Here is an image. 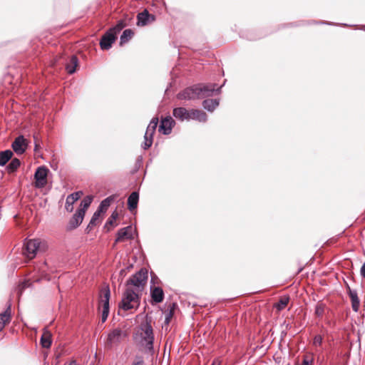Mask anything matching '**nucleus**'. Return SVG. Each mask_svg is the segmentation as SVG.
<instances>
[{
  "label": "nucleus",
  "mask_w": 365,
  "mask_h": 365,
  "mask_svg": "<svg viewBox=\"0 0 365 365\" xmlns=\"http://www.w3.org/2000/svg\"><path fill=\"white\" fill-rule=\"evenodd\" d=\"M140 305V296L131 287H127L118 307L124 311L137 309Z\"/></svg>",
  "instance_id": "7ed1b4c3"
},
{
  "label": "nucleus",
  "mask_w": 365,
  "mask_h": 365,
  "mask_svg": "<svg viewBox=\"0 0 365 365\" xmlns=\"http://www.w3.org/2000/svg\"><path fill=\"white\" fill-rule=\"evenodd\" d=\"M93 200L92 197L91 196H86L83 198V200L81 201L80 207L78 209V210H82L84 212V214L86 213V210L88 209V207L90 206Z\"/></svg>",
  "instance_id": "7c9ffc66"
},
{
  "label": "nucleus",
  "mask_w": 365,
  "mask_h": 365,
  "mask_svg": "<svg viewBox=\"0 0 365 365\" xmlns=\"http://www.w3.org/2000/svg\"><path fill=\"white\" fill-rule=\"evenodd\" d=\"M313 359H309L307 356H304L302 364H297L296 365H312Z\"/></svg>",
  "instance_id": "4c0bfd02"
},
{
  "label": "nucleus",
  "mask_w": 365,
  "mask_h": 365,
  "mask_svg": "<svg viewBox=\"0 0 365 365\" xmlns=\"http://www.w3.org/2000/svg\"><path fill=\"white\" fill-rule=\"evenodd\" d=\"M125 336L126 334L120 329H115L108 334L107 342L110 345L118 344Z\"/></svg>",
  "instance_id": "9d476101"
},
{
  "label": "nucleus",
  "mask_w": 365,
  "mask_h": 365,
  "mask_svg": "<svg viewBox=\"0 0 365 365\" xmlns=\"http://www.w3.org/2000/svg\"><path fill=\"white\" fill-rule=\"evenodd\" d=\"M360 274L362 277L365 278V262L361 267Z\"/></svg>",
  "instance_id": "ea45409f"
},
{
  "label": "nucleus",
  "mask_w": 365,
  "mask_h": 365,
  "mask_svg": "<svg viewBox=\"0 0 365 365\" xmlns=\"http://www.w3.org/2000/svg\"><path fill=\"white\" fill-rule=\"evenodd\" d=\"M82 195H83V192L79 191V192H73L67 196L66 200L65 208L68 212H71L73 211V205L74 204V202L76 201H77L81 197V196Z\"/></svg>",
  "instance_id": "a211bd4d"
},
{
  "label": "nucleus",
  "mask_w": 365,
  "mask_h": 365,
  "mask_svg": "<svg viewBox=\"0 0 365 365\" xmlns=\"http://www.w3.org/2000/svg\"><path fill=\"white\" fill-rule=\"evenodd\" d=\"M173 316V310L170 309L169 311V312L165 314V323L169 324Z\"/></svg>",
  "instance_id": "58836bf2"
},
{
  "label": "nucleus",
  "mask_w": 365,
  "mask_h": 365,
  "mask_svg": "<svg viewBox=\"0 0 365 365\" xmlns=\"http://www.w3.org/2000/svg\"><path fill=\"white\" fill-rule=\"evenodd\" d=\"M323 342V337L320 334H317L313 339L312 344L316 348L321 346Z\"/></svg>",
  "instance_id": "c9c22d12"
},
{
  "label": "nucleus",
  "mask_w": 365,
  "mask_h": 365,
  "mask_svg": "<svg viewBox=\"0 0 365 365\" xmlns=\"http://www.w3.org/2000/svg\"><path fill=\"white\" fill-rule=\"evenodd\" d=\"M40 244L41 241L39 239L26 240L24 245V255L27 258H34Z\"/></svg>",
  "instance_id": "0eeeda50"
},
{
  "label": "nucleus",
  "mask_w": 365,
  "mask_h": 365,
  "mask_svg": "<svg viewBox=\"0 0 365 365\" xmlns=\"http://www.w3.org/2000/svg\"><path fill=\"white\" fill-rule=\"evenodd\" d=\"M190 110L189 111L183 107L175 108L173 111V116L181 121L190 120Z\"/></svg>",
  "instance_id": "f3484780"
},
{
  "label": "nucleus",
  "mask_w": 365,
  "mask_h": 365,
  "mask_svg": "<svg viewBox=\"0 0 365 365\" xmlns=\"http://www.w3.org/2000/svg\"><path fill=\"white\" fill-rule=\"evenodd\" d=\"M78 59L76 56H72L70 60V64L66 66V71L69 74H72L76 71L78 66Z\"/></svg>",
  "instance_id": "cd10ccee"
},
{
  "label": "nucleus",
  "mask_w": 365,
  "mask_h": 365,
  "mask_svg": "<svg viewBox=\"0 0 365 365\" xmlns=\"http://www.w3.org/2000/svg\"><path fill=\"white\" fill-rule=\"evenodd\" d=\"M158 124V118L154 117L152 118L149 125H148L144 135V142L142 145V148L144 150L148 149L152 145L153 141V135L155 132Z\"/></svg>",
  "instance_id": "423d86ee"
},
{
  "label": "nucleus",
  "mask_w": 365,
  "mask_h": 365,
  "mask_svg": "<svg viewBox=\"0 0 365 365\" xmlns=\"http://www.w3.org/2000/svg\"><path fill=\"white\" fill-rule=\"evenodd\" d=\"M100 215H101V212H98V210H96L93 213V215L91 220H90V222H89V224H88V225L87 227V229H92V227L96 225L97 221L98 220V218H99Z\"/></svg>",
  "instance_id": "f704fd0d"
},
{
  "label": "nucleus",
  "mask_w": 365,
  "mask_h": 365,
  "mask_svg": "<svg viewBox=\"0 0 365 365\" xmlns=\"http://www.w3.org/2000/svg\"><path fill=\"white\" fill-rule=\"evenodd\" d=\"M151 297L155 303H160L164 299V292L162 288L155 287L150 288Z\"/></svg>",
  "instance_id": "aec40b11"
},
{
  "label": "nucleus",
  "mask_w": 365,
  "mask_h": 365,
  "mask_svg": "<svg viewBox=\"0 0 365 365\" xmlns=\"http://www.w3.org/2000/svg\"><path fill=\"white\" fill-rule=\"evenodd\" d=\"M133 230L131 226H127L125 227L120 229L117 233L115 242H123L126 240L133 239Z\"/></svg>",
  "instance_id": "2eb2a0df"
},
{
  "label": "nucleus",
  "mask_w": 365,
  "mask_h": 365,
  "mask_svg": "<svg viewBox=\"0 0 365 365\" xmlns=\"http://www.w3.org/2000/svg\"><path fill=\"white\" fill-rule=\"evenodd\" d=\"M148 280V271L142 268L135 274L132 275L126 282V287H131L135 293L140 294L143 290Z\"/></svg>",
  "instance_id": "20e7f679"
},
{
  "label": "nucleus",
  "mask_w": 365,
  "mask_h": 365,
  "mask_svg": "<svg viewBox=\"0 0 365 365\" xmlns=\"http://www.w3.org/2000/svg\"><path fill=\"white\" fill-rule=\"evenodd\" d=\"M174 125V120L170 116H167L161 120L158 129L159 132L164 135H168L171 133Z\"/></svg>",
  "instance_id": "ddd939ff"
},
{
  "label": "nucleus",
  "mask_w": 365,
  "mask_h": 365,
  "mask_svg": "<svg viewBox=\"0 0 365 365\" xmlns=\"http://www.w3.org/2000/svg\"><path fill=\"white\" fill-rule=\"evenodd\" d=\"M26 139L23 135L18 136L13 142L11 147L17 154H23L26 149Z\"/></svg>",
  "instance_id": "dca6fc26"
},
{
  "label": "nucleus",
  "mask_w": 365,
  "mask_h": 365,
  "mask_svg": "<svg viewBox=\"0 0 365 365\" xmlns=\"http://www.w3.org/2000/svg\"><path fill=\"white\" fill-rule=\"evenodd\" d=\"M115 39L116 36L114 34V32H113V30H108L100 41L101 49L108 50L110 48Z\"/></svg>",
  "instance_id": "1a4fd4ad"
},
{
  "label": "nucleus",
  "mask_w": 365,
  "mask_h": 365,
  "mask_svg": "<svg viewBox=\"0 0 365 365\" xmlns=\"http://www.w3.org/2000/svg\"><path fill=\"white\" fill-rule=\"evenodd\" d=\"M190 119L198 120L199 122H205L207 120V114L200 110L192 109L190 110Z\"/></svg>",
  "instance_id": "412c9836"
},
{
  "label": "nucleus",
  "mask_w": 365,
  "mask_h": 365,
  "mask_svg": "<svg viewBox=\"0 0 365 365\" xmlns=\"http://www.w3.org/2000/svg\"><path fill=\"white\" fill-rule=\"evenodd\" d=\"M52 341H51V333L45 330L43 334L42 335L41 338V346L44 348H49L51 345Z\"/></svg>",
  "instance_id": "393cba45"
},
{
  "label": "nucleus",
  "mask_w": 365,
  "mask_h": 365,
  "mask_svg": "<svg viewBox=\"0 0 365 365\" xmlns=\"http://www.w3.org/2000/svg\"><path fill=\"white\" fill-rule=\"evenodd\" d=\"M289 297H282L279 301L275 304L274 307L278 310V311H281L282 309H284L288 302H289Z\"/></svg>",
  "instance_id": "473e14b6"
},
{
  "label": "nucleus",
  "mask_w": 365,
  "mask_h": 365,
  "mask_svg": "<svg viewBox=\"0 0 365 365\" xmlns=\"http://www.w3.org/2000/svg\"><path fill=\"white\" fill-rule=\"evenodd\" d=\"M13 153L10 150L1 151L0 153V166L5 165L11 158Z\"/></svg>",
  "instance_id": "a878e982"
},
{
  "label": "nucleus",
  "mask_w": 365,
  "mask_h": 365,
  "mask_svg": "<svg viewBox=\"0 0 365 365\" xmlns=\"http://www.w3.org/2000/svg\"><path fill=\"white\" fill-rule=\"evenodd\" d=\"M133 339L140 347L145 349V352L150 354L154 353L153 329L148 319L140 324L138 330L133 335Z\"/></svg>",
  "instance_id": "f03ea898"
},
{
  "label": "nucleus",
  "mask_w": 365,
  "mask_h": 365,
  "mask_svg": "<svg viewBox=\"0 0 365 365\" xmlns=\"http://www.w3.org/2000/svg\"><path fill=\"white\" fill-rule=\"evenodd\" d=\"M347 294L351 299L352 310L358 312L360 307V300L358 297V292L356 289H352L349 284L346 285Z\"/></svg>",
  "instance_id": "4468645a"
},
{
  "label": "nucleus",
  "mask_w": 365,
  "mask_h": 365,
  "mask_svg": "<svg viewBox=\"0 0 365 365\" xmlns=\"http://www.w3.org/2000/svg\"><path fill=\"white\" fill-rule=\"evenodd\" d=\"M133 31L128 29L123 31L122 35L120 36V44L123 45L127 42H128L132 37L133 36Z\"/></svg>",
  "instance_id": "bb28decb"
},
{
  "label": "nucleus",
  "mask_w": 365,
  "mask_h": 365,
  "mask_svg": "<svg viewBox=\"0 0 365 365\" xmlns=\"http://www.w3.org/2000/svg\"><path fill=\"white\" fill-rule=\"evenodd\" d=\"M84 215L85 214L83 211L77 210L76 213L69 220L67 225V230H72L77 228L81 224Z\"/></svg>",
  "instance_id": "9b49d317"
},
{
  "label": "nucleus",
  "mask_w": 365,
  "mask_h": 365,
  "mask_svg": "<svg viewBox=\"0 0 365 365\" xmlns=\"http://www.w3.org/2000/svg\"><path fill=\"white\" fill-rule=\"evenodd\" d=\"M155 20L154 15L150 14L147 9L138 14L137 15V25L138 26H144L148 25L150 22Z\"/></svg>",
  "instance_id": "f8f14e48"
},
{
  "label": "nucleus",
  "mask_w": 365,
  "mask_h": 365,
  "mask_svg": "<svg viewBox=\"0 0 365 365\" xmlns=\"http://www.w3.org/2000/svg\"><path fill=\"white\" fill-rule=\"evenodd\" d=\"M11 317V304H9L6 309L0 314V331L5 325L10 322Z\"/></svg>",
  "instance_id": "6ab92c4d"
},
{
  "label": "nucleus",
  "mask_w": 365,
  "mask_h": 365,
  "mask_svg": "<svg viewBox=\"0 0 365 365\" xmlns=\"http://www.w3.org/2000/svg\"><path fill=\"white\" fill-rule=\"evenodd\" d=\"M26 287V282H24L22 284H21V289H24Z\"/></svg>",
  "instance_id": "37998d69"
},
{
  "label": "nucleus",
  "mask_w": 365,
  "mask_h": 365,
  "mask_svg": "<svg viewBox=\"0 0 365 365\" xmlns=\"http://www.w3.org/2000/svg\"><path fill=\"white\" fill-rule=\"evenodd\" d=\"M21 161L18 158H14L9 163L6 167V170L9 173H14L19 168Z\"/></svg>",
  "instance_id": "c85d7f7f"
},
{
  "label": "nucleus",
  "mask_w": 365,
  "mask_h": 365,
  "mask_svg": "<svg viewBox=\"0 0 365 365\" xmlns=\"http://www.w3.org/2000/svg\"><path fill=\"white\" fill-rule=\"evenodd\" d=\"M220 364H221L220 361L217 359H215L213 360L211 365H220Z\"/></svg>",
  "instance_id": "a19ab883"
},
{
  "label": "nucleus",
  "mask_w": 365,
  "mask_h": 365,
  "mask_svg": "<svg viewBox=\"0 0 365 365\" xmlns=\"http://www.w3.org/2000/svg\"><path fill=\"white\" fill-rule=\"evenodd\" d=\"M131 365H144V360L142 356H136Z\"/></svg>",
  "instance_id": "e433bc0d"
},
{
  "label": "nucleus",
  "mask_w": 365,
  "mask_h": 365,
  "mask_svg": "<svg viewBox=\"0 0 365 365\" xmlns=\"http://www.w3.org/2000/svg\"><path fill=\"white\" fill-rule=\"evenodd\" d=\"M219 106L217 99H206L202 102L203 108L210 112H212Z\"/></svg>",
  "instance_id": "b1692460"
},
{
  "label": "nucleus",
  "mask_w": 365,
  "mask_h": 365,
  "mask_svg": "<svg viewBox=\"0 0 365 365\" xmlns=\"http://www.w3.org/2000/svg\"><path fill=\"white\" fill-rule=\"evenodd\" d=\"M326 309H327V306L325 304L322 303V302H318L315 306V311H314L315 315L319 318H322L323 317V315L324 314Z\"/></svg>",
  "instance_id": "c756f323"
},
{
  "label": "nucleus",
  "mask_w": 365,
  "mask_h": 365,
  "mask_svg": "<svg viewBox=\"0 0 365 365\" xmlns=\"http://www.w3.org/2000/svg\"><path fill=\"white\" fill-rule=\"evenodd\" d=\"M215 83H199L186 88L180 92L177 97L180 100H194L210 97L214 95V93H219L222 86L217 88H215Z\"/></svg>",
  "instance_id": "f257e3e1"
},
{
  "label": "nucleus",
  "mask_w": 365,
  "mask_h": 365,
  "mask_svg": "<svg viewBox=\"0 0 365 365\" xmlns=\"http://www.w3.org/2000/svg\"><path fill=\"white\" fill-rule=\"evenodd\" d=\"M118 217V214L116 211H114L111 214L110 217L108 219V220L104 226V228L107 230V232H109L110 230V228L109 227V226L115 225L114 223Z\"/></svg>",
  "instance_id": "2f4dec72"
},
{
  "label": "nucleus",
  "mask_w": 365,
  "mask_h": 365,
  "mask_svg": "<svg viewBox=\"0 0 365 365\" xmlns=\"http://www.w3.org/2000/svg\"><path fill=\"white\" fill-rule=\"evenodd\" d=\"M125 26L126 24L125 23L124 20H120L114 27L110 28L109 30H113V32H114V34L116 36V34Z\"/></svg>",
  "instance_id": "72a5a7b5"
},
{
  "label": "nucleus",
  "mask_w": 365,
  "mask_h": 365,
  "mask_svg": "<svg viewBox=\"0 0 365 365\" xmlns=\"http://www.w3.org/2000/svg\"><path fill=\"white\" fill-rule=\"evenodd\" d=\"M110 297V291L108 286L101 289L100 292L99 306L102 307V322H105L109 314V300Z\"/></svg>",
  "instance_id": "39448f33"
},
{
  "label": "nucleus",
  "mask_w": 365,
  "mask_h": 365,
  "mask_svg": "<svg viewBox=\"0 0 365 365\" xmlns=\"http://www.w3.org/2000/svg\"><path fill=\"white\" fill-rule=\"evenodd\" d=\"M139 200V194L138 192H133L128 198V207L130 210L135 209Z\"/></svg>",
  "instance_id": "4be33fe9"
},
{
  "label": "nucleus",
  "mask_w": 365,
  "mask_h": 365,
  "mask_svg": "<svg viewBox=\"0 0 365 365\" xmlns=\"http://www.w3.org/2000/svg\"><path fill=\"white\" fill-rule=\"evenodd\" d=\"M115 195H110V196L106 197V199H104L103 200L101 201L97 210L98 212H100L101 213L105 212L107 210V209L108 208V207L110 205L111 202H113L115 200Z\"/></svg>",
  "instance_id": "5701e85b"
},
{
  "label": "nucleus",
  "mask_w": 365,
  "mask_h": 365,
  "mask_svg": "<svg viewBox=\"0 0 365 365\" xmlns=\"http://www.w3.org/2000/svg\"><path fill=\"white\" fill-rule=\"evenodd\" d=\"M48 172L49 170L45 166H40L36 169L34 173L35 187L43 188L46 185Z\"/></svg>",
  "instance_id": "6e6552de"
},
{
  "label": "nucleus",
  "mask_w": 365,
  "mask_h": 365,
  "mask_svg": "<svg viewBox=\"0 0 365 365\" xmlns=\"http://www.w3.org/2000/svg\"><path fill=\"white\" fill-rule=\"evenodd\" d=\"M68 365H76V361L75 360H73L70 362Z\"/></svg>",
  "instance_id": "79ce46f5"
}]
</instances>
